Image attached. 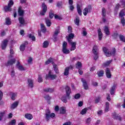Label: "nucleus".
Wrapping results in <instances>:
<instances>
[{"label": "nucleus", "instance_id": "69168bd1", "mask_svg": "<svg viewBox=\"0 0 125 125\" xmlns=\"http://www.w3.org/2000/svg\"><path fill=\"white\" fill-rule=\"evenodd\" d=\"M69 9H70V10H71V11H73V10H74V9L75 8L74 7V5H70V6H69Z\"/></svg>", "mask_w": 125, "mask_h": 125}, {"label": "nucleus", "instance_id": "c9c22d12", "mask_svg": "<svg viewBox=\"0 0 125 125\" xmlns=\"http://www.w3.org/2000/svg\"><path fill=\"white\" fill-rule=\"evenodd\" d=\"M87 110H88L87 108H85L83 109L81 112L80 114H81V115H84L86 114V112H87Z\"/></svg>", "mask_w": 125, "mask_h": 125}, {"label": "nucleus", "instance_id": "052dcab7", "mask_svg": "<svg viewBox=\"0 0 125 125\" xmlns=\"http://www.w3.org/2000/svg\"><path fill=\"white\" fill-rule=\"evenodd\" d=\"M92 85H93V86H97L98 83L95 81H92Z\"/></svg>", "mask_w": 125, "mask_h": 125}, {"label": "nucleus", "instance_id": "412c9836", "mask_svg": "<svg viewBox=\"0 0 125 125\" xmlns=\"http://www.w3.org/2000/svg\"><path fill=\"white\" fill-rule=\"evenodd\" d=\"M60 114H64L66 113V107L62 106L60 108Z\"/></svg>", "mask_w": 125, "mask_h": 125}, {"label": "nucleus", "instance_id": "37998d69", "mask_svg": "<svg viewBox=\"0 0 125 125\" xmlns=\"http://www.w3.org/2000/svg\"><path fill=\"white\" fill-rule=\"evenodd\" d=\"M63 75L64 76H68V75H69V68H66L65 69Z\"/></svg>", "mask_w": 125, "mask_h": 125}, {"label": "nucleus", "instance_id": "c03bdc74", "mask_svg": "<svg viewBox=\"0 0 125 125\" xmlns=\"http://www.w3.org/2000/svg\"><path fill=\"white\" fill-rule=\"evenodd\" d=\"M111 63H112V60L108 61L105 63H104V67H106V66H109Z\"/></svg>", "mask_w": 125, "mask_h": 125}, {"label": "nucleus", "instance_id": "cd10ccee", "mask_svg": "<svg viewBox=\"0 0 125 125\" xmlns=\"http://www.w3.org/2000/svg\"><path fill=\"white\" fill-rule=\"evenodd\" d=\"M74 23L77 26L80 25V18L77 17L74 20Z\"/></svg>", "mask_w": 125, "mask_h": 125}, {"label": "nucleus", "instance_id": "ddd939ff", "mask_svg": "<svg viewBox=\"0 0 125 125\" xmlns=\"http://www.w3.org/2000/svg\"><path fill=\"white\" fill-rule=\"evenodd\" d=\"M82 82L83 83L84 89H85V90H87V89H88V85H87V83H86V81L83 78L82 79Z\"/></svg>", "mask_w": 125, "mask_h": 125}, {"label": "nucleus", "instance_id": "ea45409f", "mask_svg": "<svg viewBox=\"0 0 125 125\" xmlns=\"http://www.w3.org/2000/svg\"><path fill=\"white\" fill-rule=\"evenodd\" d=\"M119 39L121 42H125V36L123 35H119Z\"/></svg>", "mask_w": 125, "mask_h": 125}, {"label": "nucleus", "instance_id": "b1692460", "mask_svg": "<svg viewBox=\"0 0 125 125\" xmlns=\"http://www.w3.org/2000/svg\"><path fill=\"white\" fill-rule=\"evenodd\" d=\"M104 32L106 36L110 35V31H109V28L107 26H105L104 28Z\"/></svg>", "mask_w": 125, "mask_h": 125}, {"label": "nucleus", "instance_id": "473e14b6", "mask_svg": "<svg viewBox=\"0 0 125 125\" xmlns=\"http://www.w3.org/2000/svg\"><path fill=\"white\" fill-rule=\"evenodd\" d=\"M41 31L42 33H45L46 32V28H45V27H44V25L42 24V23L41 24Z\"/></svg>", "mask_w": 125, "mask_h": 125}, {"label": "nucleus", "instance_id": "6ab92c4d", "mask_svg": "<svg viewBox=\"0 0 125 125\" xmlns=\"http://www.w3.org/2000/svg\"><path fill=\"white\" fill-rule=\"evenodd\" d=\"M98 37H99V40L100 41H101L102 40V38L103 37V34H102V32H101V29H99L98 30Z\"/></svg>", "mask_w": 125, "mask_h": 125}, {"label": "nucleus", "instance_id": "680f3d73", "mask_svg": "<svg viewBox=\"0 0 125 125\" xmlns=\"http://www.w3.org/2000/svg\"><path fill=\"white\" fill-rule=\"evenodd\" d=\"M121 23L123 24V26H125V18H122L121 19Z\"/></svg>", "mask_w": 125, "mask_h": 125}, {"label": "nucleus", "instance_id": "09e8293b", "mask_svg": "<svg viewBox=\"0 0 125 125\" xmlns=\"http://www.w3.org/2000/svg\"><path fill=\"white\" fill-rule=\"evenodd\" d=\"M4 115H5V112L0 113V121H1V120H2V118L4 117Z\"/></svg>", "mask_w": 125, "mask_h": 125}, {"label": "nucleus", "instance_id": "a18cd8bd", "mask_svg": "<svg viewBox=\"0 0 125 125\" xmlns=\"http://www.w3.org/2000/svg\"><path fill=\"white\" fill-rule=\"evenodd\" d=\"M102 16H106V9L105 8H103L102 9Z\"/></svg>", "mask_w": 125, "mask_h": 125}, {"label": "nucleus", "instance_id": "423d86ee", "mask_svg": "<svg viewBox=\"0 0 125 125\" xmlns=\"http://www.w3.org/2000/svg\"><path fill=\"white\" fill-rule=\"evenodd\" d=\"M12 5H13V1L10 0V2L8 4V6H5L4 7L5 12H7V11H11V6H12Z\"/></svg>", "mask_w": 125, "mask_h": 125}, {"label": "nucleus", "instance_id": "0eeeda50", "mask_svg": "<svg viewBox=\"0 0 125 125\" xmlns=\"http://www.w3.org/2000/svg\"><path fill=\"white\" fill-rule=\"evenodd\" d=\"M47 11V6L45 4V3H42V11L41 12V15H45V13H46V11Z\"/></svg>", "mask_w": 125, "mask_h": 125}, {"label": "nucleus", "instance_id": "9d476101", "mask_svg": "<svg viewBox=\"0 0 125 125\" xmlns=\"http://www.w3.org/2000/svg\"><path fill=\"white\" fill-rule=\"evenodd\" d=\"M16 67L19 70H20V71H25V68L23 67V65H21V63H20L19 61L17 62Z\"/></svg>", "mask_w": 125, "mask_h": 125}, {"label": "nucleus", "instance_id": "2eb2a0df", "mask_svg": "<svg viewBox=\"0 0 125 125\" xmlns=\"http://www.w3.org/2000/svg\"><path fill=\"white\" fill-rule=\"evenodd\" d=\"M109 106L110 103H109V102H106L104 108V112H105V113H107V112H109V111H110Z\"/></svg>", "mask_w": 125, "mask_h": 125}, {"label": "nucleus", "instance_id": "f03ea898", "mask_svg": "<svg viewBox=\"0 0 125 125\" xmlns=\"http://www.w3.org/2000/svg\"><path fill=\"white\" fill-rule=\"evenodd\" d=\"M45 117L47 121H49L50 118H54L55 117V114L53 113L50 114V110L47 109L45 114Z\"/></svg>", "mask_w": 125, "mask_h": 125}, {"label": "nucleus", "instance_id": "338daca9", "mask_svg": "<svg viewBox=\"0 0 125 125\" xmlns=\"http://www.w3.org/2000/svg\"><path fill=\"white\" fill-rule=\"evenodd\" d=\"M100 98L98 97V98H97L96 99V100H95V103H99L100 101Z\"/></svg>", "mask_w": 125, "mask_h": 125}, {"label": "nucleus", "instance_id": "4d7b16f0", "mask_svg": "<svg viewBox=\"0 0 125 125\" xmlns=\"http://www.w3.org/2000/svg\"><path fill=\"white\" fill-rule=\"evenodd\" d=\"M10 52L11 55L10 56L9 58H12V57H13V56L12 55V54H14V51H13V50L12 49H11Z\"/></svg>", "mask_w": 125, "mask_h": 125}, {"label": "nucleus", "instance_id": "c85d7f7f", "mask_svg": "<svg viewBox=\"0 0 125 125\" xmlns=\"http://www.w3.org/2000/svg\"><path fill=\"white\" fill-rule=\"evenodd\" d=\"M53 68L56 74H59V72L58 71V68H57V65L55 64V63H53Z\"/></svg>", "mask_w": 125, "mask_h": 125}, {"label": "nucleus", "instance_id": "603ef678", "mask_svg": "<svg viewBox=\"0 0 125 125\" xmlns=\"http://www.w3.org/2000/svg\"><path fill=\"white\" fill-rule=\"evenodd\" d=\"M62 101L64 102V103H67V98L66 96H63L62 98Z\"/></svg>", "mask_w": 125, "mask_h": 125}, {"label": "nucleus", "instance_id": "a211bd4d", "mask_svg": "<svg viewBox=\"0 0 125 125\" xmlns=\"http://www.w3.org/2000/svg\"><path fill=\"white\" fill-rule=\"evenodd\" d=\"M74 37H75V34L73 33L69 34V35H68V37H67V40L68 42H72V39H73Z\"/></svg>", "mask_w": 125, "mask_h": 125}, {"label": "nucleus", "instance_id": "20e7f679", "mask_svg": "<svg viewBox=\"0 0 125 125\" xmlns=\"http://www.w3.org/2000/svg\"><path fill=\"white\" fill-rule=\"evenodd\" d=\"M68 43L67 42L64 41L62 43V51L64 54H69L70 53V50L67 49V45Z\"/></svg>", "mask_w": 125, "mask_h": 125}, {"label": "nucleus", "instance_id": "393cba45", "mask_svg": "<svg viewBox=\"0 0 125 125\" xmlns=\"http://www.w3.org/2000/svg\"><path fill=\"white\" fill-rule=\"evenodd\" d=\"M45 20L46 24L47 25V27H50L51 25V21H50V20L47 18H45Z\"/></svg>", "mask_w": 125, "mask_h": 125}, {"label": "nucleus", "instance_id": "5fc2aeb1", "mask_svg": "<svg viewBox=\"0 0 125 125\" xmlns=\"http://www.w3.org/2000/svg\"><path fill=\"white\" fill-rule=\"evenodd\" d=\"M42 77L41 75H39L38 77V83H42Z\"/></svg>", "mask_w": 125, "mask_h": 125}, {"label": "nucleus", "instance_id": "e2e57ef3", "mask_svg": "<svg viewBox=\"0 0 125 125\" xmlns=\"http://www.w3.org/2000/svg\"><path fill=\"white\" fill-rule=\"evenodd\" d=\"M72 32H73V31H72V27L71 26H68V33H72Z\"/></svg>", "mask_w": 125, "mask_h": 125}, {"label": "nucleus", "instance_id": "7c9ffc66", "mask_svg": "<svg viewBox=\"0 0 125 125\" xmlns=\"http://www.w3.org/2000/svg\"><path fill=\"white\" fill-rule=\"evenodd\" d=\"M82 66H83V64L82 63V62H78L76 64V67L77 69H81Z\"/></svg>", "mask_w": 125, "mask_h": 125}, {"label": "nucleus", "instance_id": "dca6fc26", "mask_svg": "<svg viewBox=\"0 0 125 125\" xmlns=\"http://www.w3.org/2000/svg\"><path fill=\"white\" fill-rule=\"evenodd\" d=\"M7 42H8V41L7 40L3 41L1 44L2 49L4 50L5 48H6V46H7Z\"/></svg>", "mask_w": 125, "mask_h": 125}, {"label": "nucleus", "instance_id": "e433bc0d", "mask_svg": "<svg viewBox=\"0 0 125 125\" xmlns=\"http://www.w3.org/2000/svg\"><path fill=\"white\" fill-rule=\"evenodd\" d=\"M28 38H29V39H31L33 42H35L36 41V37L32 35V34H28Z\"/></svg>", "mask_w": 125, "mask_h": 125}, {"label": "nucleus", "instance_id": "7ed1b4c3", "mask_svg": "<svg viewBox=\"0 0 125 125\" xmlns=\"http://www.w3.org/2000/svg\"><path fill=\"white\" fill-rule=\"evenodd\" d=\"M98 47L96 45H94V46L93 47L92 51L93 54H94L95 55L94 57V60H97V59H98Z\"/></svg>", "mask_w": 125, "mask_h": 125}, {"label": "nucleus", "instance_id": "5701e85b", "mask_svg": "<svg viewBox=\"0 0 125 125\" xmlns=\"http://www.w3.org/2000/svg\"><path fill=\"white\" fill-rule=\"evenodd\" d=\"M18 104H19V102H15V103H13L11 105V108L15 109V108L17 107V106H18Z\"/></svg>", "mask_w": 125, "mask_h": 125}, {"label": "nucleus", "instance_id": "3c124183", "mask_svg": "<svg viewBox=\"0 0 125 125\" xmlns=\"http://www.w3.org/2000/svg\"><path fill=\"white\" fill-rule=\"evenodd\" d=\"M120 7H121V5H120V4L118 3L115 7V11H118V10H119V9L120 8Z\"/></svg>", "mask_w": 125, "mask_h": 125}, {"label": "nucleus", "instance_id": "de8ad7c7", "mask_svg": "<svg viewBox=\"0 0 125 125\" xmlns=\"http://www.w3.org/2000/svg\"><path fill=\"white\" fill-rule=\"evenodd\" d=\"M16 125V120L15 119L12 120L11 121V122L9 123V125Z\"/></svg>", "mask_w": 125, "mask_h": 125}, {"label": "nucleus", "instance_id": "72a5a7b5", "mask_svg": "<svg viewBox=\"0 0 125 125\" xmlns=\"http://www.w3.org/2000/svg\"><path fill=\"white\" fill-rule=\"evenodd\" d=\"M5 20L6 25H11V21L10 20V19L7 18H6Z\"/></svg>", "mask_w": 125, "mask_h": 125}, {"label": "nucleus", "instance_id": "49530a36", "mask_svg": "<svg viewBox=\"0 0 125 125\" xmlns=\"http://www.w3.org/2000/svg\"><path fill=\"white\" fill-rule=\"evenodd\" d=\"M25 47L26 46H25V45L21 44L20 47V49L21 51H24V50H25Z\"/></svg>", "mask_w": 125, "mask_h": 125}, {"label": "nucleus", "instance_id": "4c0bfd02", "mask_svg": "<svg viewBox=\"0 0 125 125\" xmlns=\"http://www.w3.org/2000/svg\"><path fill=\"white\" fill-rule=\"evenodd\" d=\"M83 35L84 37H85L86 35H87V32H86V29L85 28L83 27L82 28Z\"/></svg>", "mask_w": 125, "mask_h": 125}, {"label": "nucleus", "instance_id": "f257e3e1", "mask_svg": "<svg viewBox=\"0 0 125 125\" xmlns=\"http://www.w3.org/2000/svg\"><path fill=\"white\" fill-rule=\"evenodd\" d=\"M103 51L104 52L105 56H107V57H110V56L113 55H115V54L116 53V50H114L112 53L111 52L109 51V50L107 49L106 47H104L103 48Z\"/></svg>", "mask_w": 125, "mask_h": 125}, {"label": "nucleus", "instance_id": "bf43d9fd", "mask_svg": "<svg viewBox=\"0 0 125 125\" xmlns=\"http://www.w3.org/2000/svg\"><path fill=\"white\" fill-rule=\"evenodd\" d=\"M44 99H45V100H50V99H51V97H50L48 95L44 96Z\"/></svg>", "mask_w": 125, "mask_h": 125}, {"label": "nucleus", "instance_id": "0e129e2a", "mask_svg": "<svg viewBox=\"0 0 125 125\" xmlns=\"http://www.w3.org/2000/svg\"><path fill=\"white\" fill-rule=\"evenodd\" d=\"M90 122H91V118H88L86 121V124H90Z\"/></svg>", "mask_w": 125, "mask_h": 125}, {"label": "nucleus", "instance_id": "58836bf2", "mask_svg": "<svg viewBox=\"0 0 125 125\" xmlns=\"http://www.w3.org/2000/svg\"><path fill=\"white\" fill-rule=\"evenodd\" d=\"M48 42L47 41H44L43 43V47L44 48H46L48 46Z\"/></svg>", "mask_w": 125, "mask_h": 125}, {"label": "nucleus", "instance_id": "39448f33", "mask_svg": "<svg viewBox=\"0 0 125 125\" xmlns=\"http://www.w3.org/2000/svg\"><path fill=\"white\" fill-rule=\"evenodd\" d=\"M57 78V76L55 74H53V72L50 70L47 75H46V79H49L50 80H55Z\"/></svg>", "mask_w": 125, "mask_h": 125}, {"label": "nucleus", "instance_id": "f8f14e48", "mask_svg": "<svg viewBox=\"0 0 125 125\" xmlns=\"http://www.w3.org/2000/svg\"><path fill=\"white\" fill-rule=\"evenodd\" d=\"M27 83L29 87L33 88L34 87V81L31 79H29L27 80Z\"/></svg>", "mask_w": 125, "mask_h": 125}, {"label": "nucleus", "instance_id": "aec40b11", "mask_svg": "<svg viewBox=\"0 0 125 125\" xmlns=\"http://www.w3.org/2000/svg\"><path fill=\"white\" fill-rule=\"evenodd\" d=\"M10 95L11 97L12 100H14L16 96H17V93H14V92H11L10 93Z\"/></svg>", "mask_w": 125, "mask_h": 125}, {"label": "nucleus", "instance_id": "2f4dec72", "mask_svg": "<svg viewBox=\"0 0 125 125\" xmlns=\"http://www.w3.org/2000/svg\"><path fill=\"white\" fill-rule=\"evenodd\" d=\"M19 21L20 24H21V25H23V24H24V23H25V20L24 19V18H23V17H20L19 18Z\"/></svg>", "mask_w": 125, "mask_h": 125}, {"label": "nucleus", "instance_id": "a878e982", "mask_svg": "<svg viewBox=\"0 0 125 125\" xmlns=\"http://www.w3.org/2000/svg\"><path fill=\"white\" fill-rule=\"evenodd\" d=\"M18 14L19 16H23L24 15V11L21 9V8H19Z\"/></svg>", "mask_w": 125, "mask_h": 125}, {"label": "nucleus", "instance_id": "774afa93", "mask_svg": "<svg viewBox=\"0 0 125 125\" xmlns=\"http://www.w3.org/2000/svg\"><path fill=\"white\" fill-rule=\"evenodd\" d=\"M97 114L98 116H101V115L103 114V112L102 111V110H99V111L97 112Z\"/></svg>", "mask_w": 125, "mask_h": 125}, {"label": "nucleus", "instance_id": "4be33fe9", "mask_svg": "<svg viewBox=\"0 0 125 125\" xmlns=\"http://www.w3.org/2000/svg\"><path fill=\"white\" fill-rule=\"evenodd\" d=\"M50 63H52L53 64L54 63V62H53V59L51 58H50L47 60L46 62H45V64L48 65V64H50Z\"/></svg>", "mask_w": 125, "mask_h": 125}, {"label": "nucleus", "instance_id": "a19ab883", "mask_svg": "<svg viewBox=\"0 0 125 125\" xmlns=\"http://www.w3.org/2000/svg\"><path fill=\"white\" fill-rule=\"evenodd\" d=\"M125 10H121L119 13V16H120V17H123L125 16Z\"/></svg>", "mask_w": 125, "mask_h": 125}, {"label": "nucleus", "instance_id": "13d9d810", "mask_svg": "<svg viewBox=\"0 0 125 125\" xmlns=\"http://www.w3.org/2000/svg\"><path fill=\"white\" fill-rule=\"evenodd\" d=\"M60 32V31H59V30L56 29L55 30V31L54 33L53 36H58V34H59Z\"/></svg>", "mask_w": 125, "mask_h": 125}, {"label": "nucleus", "instance_id": "6e6552de", "mask_svg": "<svg viewBox=\"0 0 125 125\" xmlns=\"http://www.w3.org/2000/svg\"><path fill=\"white\" fill-rule=\"evenodd\" d=\"M65 92L66 96L67 99H70V98H71V97H70V94H71V88H70V87H69L68 86H65Z\"/></svg>", "mask_w": 125, "mask_h": 125}, {"label": "nucleus", "instance_id": "f3484780", "mask_svg": "<svg viewBox=\"0 0 125 125\" xmlns=\"http://www.w3.org/2000/svg\"><path fill=\"white\" fill-rule=\"evenodd\" d=\"M117 87V85H113L110 88V94L111 95H114L115 94V90H116V88Z\"/></svg>", "mask_w": 125, "mask_h": 125}, {"label": "nucleus", "instance_id": "4468645a", "mask_svg": "<svg viewBox=\"0 0 125 125\" xmlns=\"http://www.w3.org/2000/svg\"><path fill=\"white\" fill-rule=\"evenodd\" d=\"M105 74L106 76L108 79H111V77H112V75L111 74V71H110V69L108 68H107L105 70Z\"/></svg>", "mask_w": 125, "mask_h": 125}, {"label": "nucleus", "instance_id": "1a4fd4ad", "mask_svg": "<svg viewBox=\"0 0 125 125\" xmlns=\"http://www.w3.org/2000/svg\"><path fill=\"white\" fill-rule=\"evenodd\" d=\"M68 42L69 44H71V45L70 51H73V50H75V49L76 48V45H77V42H72V41H70Z\"/></svg>", "mask_w": 125, "mask_h": 125}, {"label": "nucleus", "instance_id": "6e6d98bb", "mask_svg": "<svg viewBox=\"0 0 125 125\" xmlns=\"http://www.w3.org/2000/svg\"><path fill=\"white\" fill-rule=\"evenodd\" d=\"M75 99H80L81 98V94H77L75 95L74 97Z\"/></svg>", "mask_w": 125, "mask_h": 125}, {"label": "nucleus", "instance_id": "bb28decb", "mask_svg": "<svg viewBox=\"0 0 125 125\" xmlns=\"http://www.w3.org/2000/svg\"><path fill=\"white\" fill-rule=\"evenodd\" d=\"M97 74L98 75V77H103L104 75V71L103 70H100L97 72Z\"/></svg>", "mask_w": 125, "mask_h": 125}, {"label": "nucleus", "instance_id": "8fccbe9b", "mask_svg": "<svg viewBox=\"0 0 125 125\" xmlns=\"http://www.w3.org/2000/svg\"><path fill=\"white\" fill-rule=\"evenodd\" d=\"M49 18H50V19H52V18H53V16H54V14H53V13H52V10H50L49 12Z\"/></svg>", "mask_w": 125, "mask_h": 125}, {"label": "nucleus", "instance_id": "79ce46f5", "mask_svg": "<svg viewBox=\"0 0 125 125\" xmlns=\"http://www.w3.org/2000/svg\"><path fill=\"white\" fill-rule=\"evenodd\" d=\"M88 13V9L87 8H85L83 11V14L85 16H86L87 15V14Z\"/></svg>", "mask_w": 125, "mask_h": 125}, {"label": "nucleus", "instance_id": "864d4df0", "mask_svg": "<svg viewBox=\"0 0 125 125\" xmlns=\"http://www.w3.org/2000/svg\"><path fill=\"white\" fill-rule=\"evenodd\" d=\"M55 18L58 19V20H62V17L59 16L57 15H55Z\"/></svg>", "mask_w": 125, "mask_h": 125}, {"label": "nucleus", "instance_id": "9b49d317", "mask_svg": "<svg viewBox=\"0 0 125 125\" xmlns=\"http://www.w3.org/2000/svg\"><path fill=\"white\" fill-rule=\"evenodd\" d=\"M16 62V60L15 59H11L8 61L6 64V66H11V65H13V64H15V62Z\"/></svg>", "mask_w": 125, "mask_h": 125}, {"label": "nucleus", "instance_id": "c756f323", "mask_svg": "<svg viewBox=\"0 0 125 125\" xmlns=\"http://www.w3.org/2000/svg\"><path fill=\"white\" fill-rule=\"evenodd\" d=\"M25 118L27 119V120H32L33 119V116L31 114L27 113L25 115Z\"/></svg>", "mask_w": 125, "mask_h": 125}, {"label": "nucleus", "instance_id": "f704fd0d", "mask_svg": "<svg viewBox=\"0 0 125 125\" xmlns=\"http://www.w3.org/2000/svg\"><path fill=\"white\" fill-rule=\"evenodd\" d=\"M77 9L78 11V13L79 14V15H82V9H81V6L80 5H78L77 6Z\"/></svg>", "mask_w": 125, "mask_h": 125}]
</instances>
